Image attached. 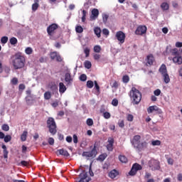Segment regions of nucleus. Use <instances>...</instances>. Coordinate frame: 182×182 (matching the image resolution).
Returning a JSON list of instances; mask_svg holds the SVG:
<instances>
[{
    "instance_id": "f257e3e1",
    "label": "nucleus",
    "mask_w": 182,
    "mask_h": 182,
    "mask_svg": "<svg viewBox=\"0 0 182 182\" xmlns=\"http://www.w3.org/2000/svg\"><path fill=\"white\" fill-rule=\"evenodd\" d=\"M12 63L14 69H22L25 66V57L21 53H16L12 57Z\"/></svg>"
},
{
    "instance_id": "f03ea898",
    "label": "nucleus",
    "mask_w": 182,
    "mask_h": 182,
    "mask_svg": "<svg viewBox=\"0 0 182 182\" xmlns=\"http://www.w3.org/2000/svg\"><path fill=\"white\" fill-rule=\"evenodd\" d=\"M129 96L133 105H139L141 102V92L134 87L130 90Z\"/></svg>"
},
{
    "instance_id": "7ed1b4c3",
    "label": "nucleus",
    "mask_w": 182,
    "mask_h": 182,
    "mask_svg": "<svg viewBox=\"0 0 182 182\" xmlns=\"http://www.w3.org/2000/svg\"><path fill=\"white\" fill-rule=\"evenodd\" d=\"M182 50L181 53L178 52V49L174 48L171 50V55L173 56V62L176 65H182V57H181Z\"/></svg>"
},
{
    "instance_id": "20e7f679",
    "label": "nucleus",
    "mask_w": 182,
    "mask_h": 182,
    "mask_svg": "<svg viewBox=\"0 0 182 182\" xmlns=\"http://www.w3.org/2000/svg\"><path fill=\"white\" fill-rule=\"evenodd\" d=\"M47 127H48L49 132L53 136L56 134L58 130L56 129V122H55V119H53V117H49L48 119Z\"/></svg>"
},
{
    "instance_id": "39448f33",
    "label": "nucleus",
    "mask_w": 182,
    "mask_h": 182,
    "mask_svg": "<svg viewBox=\"0 0 182 182\" xmlns=\"http://www.w3.org/2000/svg\"><path fill=\"white\" fill-rule=\"evenodd\" d=\"M148 166L151 168L152 171H156V170H160V161L156 159H151L148 162Z\"/></svg>"
},
{
    "instance_id": "423d86ee",
    "label": "nucleus",
    "mask_w": 182,
    "mask_h": 182,
    "mask_svg": "<svg viewBox=\"0 0 182 182\" xmlns=\"http://www.w3.org/2000/svg\"><path fill=\"white\" fill-rule=\"evenodd\" d=\"M97 154V150L96 149V146H94L90 151H84L82 154V157H86L87 159H95Z\"/></svg>"
},
{
    "instance_id": "0eeeda50",
    "label": "nucleus",
    "mask_w": 182,
    "mask_h": 182,
    "mask_svg": "<svg viewBox=\"0 0 182 182\" xmlns=\"http://www.w3.org/2000/svg\"><path fill=\"white\" fill-rule=\"evenodd\" d=\"M143 168V167L141 166V165L136 163L134 164H133L129 174V176H136L137 171L141 170Z\"/></svg>"
},
{
    "instance_id": "6e6552de",
    "label": "nucleus",
    "mask_w": 182,
    "mask_h": 182,
    "mask_svg": "<svg viewBox=\"0 0 182 182\" xmlns=\"http://www.w3.org/2000/svg\"><path fill=\"white\" fill-rule=\"evenodd\" d=\"M115 37L117 41L119 42V45H122V43L126 41V33H123V31H119L116 33Z\"/></svg>"
},
{
    "instance_id": "1a4fd4ad",
    "label": "nucleus",
    "mask_w": 182,
    "mask_h": 182,
    "mask_svg": "<svg viewBox=\"0 0 182 182\" xmlns=\"http://www.w3.org/2000/svg\"><path fill=\"white\" fill-rule=\"evenodd\" d=\"M82 173H80L79 178L80 180L77 182H89L92 178L87 176V172L84 170H81Z\"/></svg>"
},
{
    "instance_id": "9d476101",
    "label": "nucleus",
    "mask_w": 182,
    "mask_h": 182,
    "mask_svg": "<svg viewBox=\"0 0 182 182\" xmlns=\"http://www.w3.org/2000/svg\"><path fill=\"white\" fill-rule=\"evenodd\" d=\"M59 28V26L56 23H53L47 28V33L49 36H52L55 33V31Z\"/></svg>"
},
{
    "instance_id": "9b49d317",
    "label": "nucleus",
    "mask_w": 182,
    "mask_h": 182,
    "mask_svg": "<svg viewBox=\"0 0 182 182\" xmlns=\"http://www.w3.org/2000/svg\"><path fill=\"white\" fill-rule=\"evenodd\" d=\"M141 136L140 135H135L133 139L131 140V144L134 146V149L137 147V146L140 144V139Z\"/></svg>"
},
{
    "instance_id": "f8f14e48",
    "label": "nucleus",
    "mask_w": 182,
    "mask_h": 182,
    "mask_svg": "<svg viewBox=\"0 0 182 182\" xmlns=\"http://www.w3.org/2000/svg\"><path fill=\"white\" fill-rule=\"evenodd\" d=\"M149 146V143L146 141H143L139 142V144L136 146L135 148L136 150H138V151H141L143 150H145V149H147V146Z\"/></svg>"
},
{
    "instance_id": "ddd939ff",
    "label": "nucleus",
    "mask_w": 182,
    "mask_h": 182,
    "mask_svg": "<svg viewBox=\"0 0 182 182\" xmlns=\"http://www.w3.org/2000/svg\"><path fill=\"white\" fill-rule=\"evenodd\" d=\"M147 32V27L146 26H139L135 31L136 35H144Z\"/></svg>"
},
{
    "instance_id": "4468645a",
    "label": "nucleus",
    "mask_w": 182,
    "mask_h": 182,
    "mask_svg": "<svg viewBox=\"0 0 182 182\" xmlns=\"http://www.w3.org/2000/svg\"><path fill=\"white\" fill-rule=\"evenodd\" d=\"M147 112L148 113L150 114V113H153V112H156V113H161V109H160V108H159V107L154 105V106H151L147 109Z\"/></svg>"
},
{
    "instance_id": "2eb2a0df",
    "label": "nucleus",
    "mask_w": 182,
    "mask_h": 182,
    "mask_svg": "<svg viewBox=\"0 0 182 182\" xmlns=\"http://www.w3.org/2000/svg\"><path fill=\"white\" fill-rule=\"evenodd\" d=\"M114 144V139L109 138L108 139V144L107 145V150L108 151H113V144Z\"/></svg>"
},
{
    "instance_id": "dca6fc26",
    "label": "nucleus",
    "mask_w": 182,
    "mask_h": 182,
    "mask_svg": "<svg viewBox=\"0 0 182 182\" xmlns=\"http://www.w3.org/2000/svg\"><path fill=\"white\" fill-rule=\"evenodd\" d=\"M65 81L68 85H70L72 82H73V79L72 78V75H70V73H66L65 75Z\"/></svg>"
},
{
    "instance_id": "f3484780",
    "label": "nucleus",
    "mask_w": 182,
    "mask_h": 182,
    "mask_svg": "<svg viewBox=\"0 0 182 182\" xmlns=\"http://www.w3.org/2000/svg\"><path fill=\"white\" fill-rule=\"evenodd\" d=\"M99 16V10L97 9H93L92 11V15L90 16V19L92 21H95Z\"/></svg>"
},
{
    "instance_id": "a211bd4d",
    "label": "nucleus",
    "mask_w": 182,
    "mask_h": 182,
    "mask_svg": "<svg viewBox=\"0 0 182 182\" xmlns=\"http://www.w3.org/2000/svg\"><path fill=\"white\" fill-rule=\"evenodd\" d=\"M159 72L161 73V75L167 74V67L166 66V65L162 64L159 68Z\"/></svg>"
},
{
    "instance_id": "6ab92c4d",
    "label": "nucleus",
    "mask_w": 182,
    "mask_h": 182,
    "mask_svg": "<svg viewBox=\"0 0 182 182\" xmlns=\"http://www.w3.org/2000/svg\"><path fill=\"white\" fill-rule=\"evenodd\" d=\"M153 62H154V57H153V55H148L146 58L147 66H151V65H153Z\"/></svg>"
},
{
    "instance_id": "aec40b11",
    "label": "nucleus",
    "mask_w": 182,
    "mask_h": 182,
    "mask_svg": "<svg viewBox=\"0 0 182 182\" xmlns=\"http://www.w3.org/2000/svg\"><path fill=\"white\" fill-rule=\"evenodd\" d=\"M108 176L110 178H116L117 176H119V171L114 169L109 173Z\"/></svg>"
},
{
    "instance_id": "412c9836",
    "label": "nucleus",
    "mask_w": 182,
    "mask_h": 182,
    "mask_svg": "<svg viewBox=\"0 0 182 182\" xmlns=\"http://www.w3.org/2000/svg\"><path fill=\"white\" fill-rule=\"evenodd\" d=\"M59 92L61 95H63V93H65V92H66V86L65 85V84H63V82L59 83Z\"/></svg>"
},
{
    "instance_id": "4be33fe9",
    "label": "nucleus",
    "mask_w": 182,
    "mask_h": 182,
    "mask_svg": "<svg viewBox=\"0 0 182 182\" xmlns=\"http://www.w3.org/2000/svg\"><path fill=\"white\" fill-rule=\"evenodd\" d=\"M58 153H59L60 156H64L65 157H69V156H70V154H69V152H68V151L63 150V149H58Z\"/></svg>"
},
{
    "instance_id": "5701e85b",
    "label": "nucleus",
    "mask_w": 182,
    "mask_h": 182,
    "mask_svg": "<svg viewBox=\"0 0 182 182\" xmlns=\"http://www.w3.org/2000/svg\"><path fill=\"white\" fill-rule=\"evenodd\" d=\"M94 33L96 35L97 38H100V33H102V30L100 29V27H95L94 28Z\"/></svg>"
},
{
    "instance_id": "b1692460",
    "label": "nucleus",
    "mask_w": 182,
    "mask_h": 182,
    "mask_svg": "<svg viewBox=\"0 0 182 182\" xmlns=\"http://www.w3.org/2000/svg\"><path fill=\"white\" fill-rule=\"evenodd\" d=\"M162 77L164 83H170V76H168V73L162 75Z\"/></svg>"
},
{
    "instance_id": "393cba45",
    "label": "nucleus",
    "mask_w": 182,
    "mask_h": 182,
    "mask_svg": "<svg viewBox=\"0 0 182 182\" xmlns=\"http://www.w3.org/2000/svg\"><path fill=\"white\" fill-rule=\"evenodd\" d=\"M119 160L121 161V163H127V158L124 155H119Z\"/></svg>"
},
{
    "instance_id": "a878e982",
    "label": "nucleus",
    "mask_w": 182,
    "mask_h": 182,
    "mask_svg": "<svg viewBox=\"0 0 182 182\" xmlns=\"http://www.w3.org/2000/svg\"><path fill=\"white\" fill-rule=\"evenodd\" d=\"M26 137H28V132L24 131L23 134L21 136V141H26Z\"/></svg>"
},
{
    "instance_id": "bb28decb",
    "label": "nucleus",
    "mask_w": 182,
    "mask_h": 182,
    "mask_svg": "<svg viewBox=\"0 0 182 182\" xmlns=\"http://www.w3.org/2000/svg\"><path fill=\"white\" fill-rule=\"evenodd\" d=\"M161 8L163 11H168V4H167L166 2H164L161 4Z\"/></svg>"
},
{
    "instance_id": "cd10ccee",
    "label": "nucleus",
    "mask_w": 182,
    "mask_h": 182,
    "mask_svg": "<svg viewBox=\"0 0 182 182\" xmlns=\"http://www.w3.org/2000/svg\"><path fill=\"white\" fill-rule=\"evenodd\" d=\"M25 53L26 55H32L33 53V49L31 47H27L25 49Z\"/></svg>"
},
{
    "instance_id": "c85d7f7f",
    "label": "nucleus",
    "mask_w": 182,
    "mask_h": 182,
    "mask_svg": "<svg viewBox=\"0 0 182 182\" xmlns=\"http://www.w3.org/2000/svg\"><path fill=\"white\" fill-rule=\"evenodd\" d=\"M52 97V94H50V92L48 91L44 93V99L45 100H49Z\"/></svg>"
},
{
    "instance_id": "c756f323",
    "label": "nucleus",
    "mask_w": 182,
    "mask_h": 182,
    "mask_svg": "<svg viewBox=\"0 0 182 182\" xmlns=\"http://www.w3.org/2000/svg\"><path fill=\"white\" fill-rule=\"evenodd\" d=\"M107 157V155L106 154H103L99 156L98 160H100V161H105Z\"/></svg>"
},
{
    "instance_id": "7c9ffc66",
    "label": "nucleus",
    "mask_w": 182,
    "mask_h": 182,
    "mask_svg": "<svg viewBox=\"0 0 182 182\" xmlns=\"http://www.w3.org/2000/svg\"><path fill=\"white\" fill-rule=\"evenodd\" d=\"M50 89L53 92V93L58 92V86L55 84L51 85Z\"/></svg>"
},
{
    "instance_id": "2f4dec72",
    "label": "nucleus",
    "mask_w": 182,
    "mask_h": 182,
    "mask_svg": "<svg viewBox=\"0 0 182 182\" xmlns=\"http://www.w3.org/2000/svg\"><path fill=\"white\" fill-rule=\"evenodd\" d=\"M75 31L77 32V33H82V32H83V28L82 27V26H77L75 27Z\"/></svg>"
},
{
    "instance_id": "473e14b6",
    "label": "nucleus",
    "mask_w": 182,
    "mask_h": 182,
    "mask_svg": "<svg viewBox=\"0 0 182 182\" xmlns=\"http://www.w3.org/2000/svg\"><path fill=\"white\" fill-rule=\"evenodd\" d=\"M84 53L85 54V58H89V55H90V48H85Z\"/></svg>"
},
{
    "instance_id": "72a5a7b5",
    "label": "nucleus",
    "mask_w": 182,
    "mask_h": 182,
    "mask_svg": "<svg viewBox=\"0 0 182 182\" xmlns=\"http://www.w3.org/2000/svg\"><path fill=\"white\" fill-rule=\"evenodd\" d=\"M165 157L167 159L168 164H170V166H173V164H174V160H173V159L168 158L167 155H166Z\"/></svg>"
},
{
    "instance_id": "f704fd0d",
    "label": "nucleus",
    "mask_w": 182,
    "mask_h": 182,
    "mask_svg": "<svg viewBox=\"0 0 182 182\" xmlns=\"http://www.w3.org/2000/svg\"><path fill=\"white\" fill-rule=\"evenodd\" d=\"M9 41H10L11 45H16L18 43V39H16V38L15 37L10 38Z\"/></svg>"
},
{
    "instance_id": "c9c22d12",
    "label": "nucleus",
    "mask_w": 182,
    "mask_h": 182,
    "mask_svg": "<svg viewBox=\"0 0 182 182\" xmlns=\"http://www.w3.org/2000/svg\"><path fill=\"white\" fill-rule=\"evenodd\" d=\"M100 50H102V47H100V46H94V52L96 53H100Z\"/></svg>"
},
{
    "instance_id": "e433bc0d",
    "label": "nucleus",
    "mask_w": 182,
    "mask_h": 182,
    "mask_svg": "<svg viewBox=\"0 0 182 182\" xmlns=\"http://www.w3.org/2000/svg\"><path fill=\"white\" fill-rule=\"evenodd\" d=\"M85 68L86 69H90V68H92V63H90V61L87 60L85 62Z\"/></svg>"
},
{
    "instance_id": "4c0bfd02",
    "label": "nucleus",
    "mask_w": 182,
    "mask_h": 182,
    "mask_svg": "<svg viewBox=\"0 0 182 182\" xmlns=\"http://www.w3.org/2000/svg\"><path fill=\"white\" fill-rule=\"evenodd\" d=\"M130 80V77H129V75H124L122 77V82L124 83H129V81Z\"/></svg>"
},
{
    "instance_id": "58836bf2",
    "label": "nucleus",
    "mask_w": 182,
    "mask_h": 182,
    "mask_svg": "<svg viewBox=\"0 0 182 182\" xmlns=\"http://www.w3.org/2000/svg\"><path fill=\"white\" fill-rule=\"evenodd\" d=\"M11 140H12V136H11V135H6L4 136L5 143H9Z\"/></svg>"
},
{
    "instance_id": "ea45409f",
    "label": "nucleus",
    "mask_w": 182,
    "mask_h": 182,
    "mask_svg": "<svg viewBox=\"0 0 182 182\" xmlns=\"http://www.w3.org/2000/svg\"><path fill=\"white\" fill-rule=\"evenodd\" d=\"M107 19H109V15L106 14H102V21L104 23H106V22H107Z\"/></svg>"
},
{
    "instance_id": "a19ab883",
    "label": "nucleus",
    "mask_w": 182,
    "mask_h": 182,
    "mask_svg": "<svg viewBox=\"0 0 182 182\" xmlns=\"http://www.w3.org/2000/svg\"><path fill=\"white\" fill-rule=\"evenodd\" d=\"M87 80V76H86L85 74H82L80 76V80H81V82H86Z\"/></svg>"
},
{
    "instance_id": "79ce46f5",
    "label": "nucleus",
    "mask_w": 182,
    "mask_h": 182,
    "mask_svg": "<svg viewBox=\"0 0 182 182\" xmlns=\"http://www.w3.org/2000/svg\"><path fill=\"white\" fill-rule=\"evenodd\" d=\"M152 146H160L161 144V141L160 140H155L151 141Z\"/></svg>"
},
{
    "instance_id": "37998d69",
    "label": "nucleus",
    "mask_w": 182,
    "mask_h": 182,
    "mask_svg": "<svg viewBox=\"0 0 182 182\" xmlns=\"http://www.w3.org/2000/svg\"><path fill=\"white\" fill-rule=\"evenodd\" d=\"M94 86V84H93V81L92 80H88L87 82V87L89 88V89H92V87H93Z\"/></svg>"
},
{
    "instance_id": "c03bdc74",
    "label": "nucleus",
    "mask_w": 182,
    "mask_h": 182,
    "mask_svg": "<svg viewBox=\"0 0 182 182\" xmlns=\"http://www.w3.org/2000/svg\"><path fill=\"white\" fill-rule=\"evenodd\" d=\"M1 129L4 132H9V125L4 124L2 125Z\"/></svg>"
},
{
    "instance_id": "a18cd8bd",
    "label": "nucleus",
    "mask_w": 182,
    "mask_h": 182,
    "mask_svg": "<svg viewBox=\"0 0 182 182\" xmlns=\"http://www.w3.org/2000/svg\"><path fill=\"white\" fill-rule=\"evenodd\" d=\"M1 43H3L4 45H5V43H6L8 42V37L7 36H3L1 38Z\"/></svg>"
},
{
    "instance_id": "49530a36",
    "label": "nucleus",
    "mask_w": 182,
    "mask_h": 182,
    "mask_svg": "<svg viewBox=\"0 0 182 182\" xmlns=\"http://www.w3.org/2000/svg\"><path fill=\"white\" fill-rule=\"evenodd\" d=\"M94 85L97 92H98V93H100V87L97 84V81L94 82Z\"/></svg>"
},
{
    "instance_id": "de8ad7c7",
    "label": "nucleus",
    "mask_w": 182,
    "mask_h": 182,
    "mask_svg": "<svg viewBox=\"0 0 182 182\" xmlns=\"http://www.w3.org/2000/svg\"><path fill=\"white\" fill-rule=\"evenodd\" d=\"M50 58L53 60L56 58V56H58V53L57 52H53L50 55Z\"/></svg>"
},
{
    "instance_id": "09e8293b",
    "label": "nucleus",
    "mask_w": 182,
    "mask_h": 182,
    "mask_svg": "<svg viewBox=\"0 0 182 182\" xmlns=\"http://www.w3.org/2000/svg\"><path fill=\"white\" fill-rule=\"evenodd\" d=\"M38 8H39V4H37V3H34L33 5H32V10L33 11H36L38 9Z\"/></svg>"
},
{
    "instance_id": "8fccbe9b",
    "label": "nucleus",
    "mask_w": 182,
    "mask_h": 182,
    "mask_svg": "<svg viewBox=\"0 0 182 182\" xmlns=\"http://www.w3.org/2000/svg\"><path fill=\"white\" fill-rule=\"evenodd\" d=\"M127 119L128 122H133V119H134V117H133V114H129L127 117Z\"/></svg>"
},
{
    "instance_id": "3c124183",
    "label": "nucleus",
    "mask_w": 182,
    "mask_h": 182,
    "mask_svg": "<svg viewBox=\"0 0 182 182\" xmlns=\"http://www.w3.org/2000/svg\"><path fill=\"white\" fill-rule=\"evenodd\" d=\"M87 126H93V119L88 118L87 119Z\"/></svg>"
},
{
    "instance_id": "603ef678",
    "label": "nucleus",
    "mask_w": 182,
    "mask_h": 182,
    "mask_svg": "<svg viewBox=\"0 0 182 182\" xmlns=\"http://www.w3.org/2000/svg\"><path fill=\"white\" fill-rule=\"evenodd\" d=\"M112 106H117L119 105V100H117V99L112 100Z\"/></svg>"
},
{
    "instance_id": "864d4df0",
    "label": "nucleus",
    "mask_w": 182,
    "mask_h": 182,
    "mask_svg": "<svg viewBox=\"0 0 182 182\" xmlns=\"http://www.w3.org/2000/svg\"><path fill=\"white\" fill-rule=\"evenodd\" d=\"M154 95H155V96H159V95H161V90H160V89L154 90Z\"/></svg>"
},
{
    "instance_id": "5fc2aeb1",
    "label": "nucleus",
    "mask_w": 182,
    "mask_h": 182,
    "mask_svg": "<svg viewBox=\"0 0 182 182\" xmlns=\"http://www.w3.org/2000/svg\"><path fill=\"white\" fill-rule=\"evenodd\" d=\"M48 143L50 146H53V144H55V139H53L52 137H50L48 139Z\"/></svg>"
},
{
    "instance_id": "6e6d98bb",
    "label": "nucleus",
    "mask_w": 182,
    "mask_h": 182,
    "mask_svg": "<svg viewBox=\"0 0 182 182\" xmlns=\"http://www.w3.org/2000/svg\"><path fill=\"white\" fill-rule=\"evenodd\" d=\"M103 116L105 117V119H110V113L105 112L103 113Z\"/></svg>"
},
{
    "instance_id": "4d7b16f0",
    "label": "nucleus",
    "mask_w": 182,
    "mask_h": 182,
    "mask_svg": "<svg viewBox=\"0 0 182 182\" xmlns=\"http://www.w3.org/2000/svg\"><path fill=\"white\" fill-rule=\"evenodd\" d=\"M73 143L75 144H77V141H78V140H77V134H74L73 136Z\"/></svg>"
},
{
    "instance_id": "13d9d810",
    "label": "nucleus",
    "mask_w": 182,
    "mask_h": 182,
    "mask_svg": "<svg viewBox=\"0 0 182 182\" xmlns=\"http://www.w3.org/2000/svg\"><path fill=\"white\" fill-rule=\"evenodd\" d=\"M11 83H12L13 85H18V78L16 77H14L11 80Z\"/></svg>"
},
{
    "instance_id": "bf43d9fd",
    "label": "nucleus",
    "mask_w": 182,
    "mask_h": 182,
    "mask_svg": "<svg viewBox=\"0 0 182 182\" xmlns=\"http://www.w3.org/2000/svg\"><path fill=\"white\" fill-rule=\"evenodd\" d=\"M65 140H66L67 143H72V140H73V139L70 136H68L65 138Z\"/></svg>"
},
{
    "instance_id": "052dcab7",
    "label": "nucleus",
    "mask_w": 182,
    "mask_h": 182,
    "mask_svg": "<svg viewBox=\"0 0 182 182\" xmlns=\"http://www.w3.org/2000/svg\"><path fill=\"white\" fill-rule=\"evenodd\" d=\"M102 33L107 36L109 35V30L107 28H104L102 30Z\"/></svg>"
},
{
    "instance_id": "680f3d73",
    "label": "nucleus",
    "mask_w": 182,
    "mask_h": 182,
    "mask_svg": "<svg viewBox=\"0 0 182 182\" xmlns=\"http://www.w3.org/2000/svg\"><path fill=\"white\" fill-rule=\"evenodd\" d=\"M21 166H29V162L26 161H21Z\"/></svg>"
},
{
    "instance_id": "e2e57ef3",
    "label": "nucleus",
    "mask_w": 182,
    "mask_h": 182,
    "mask_svg": "<svg viewBox=\"0 0 182 182\" xmlns=\"http://www.w3.org/2000/svg\"><path fill=\"white\" fill-rule=\"evenodd\" d=\"M93 58H94L95 60H99V59H100V55L94 54Z\"/></svg>"
},
{
    "instance_id": "0e129e2a",
    "label": "nucleus",
    "mask_w": 182,
    "mask_h": 182,
    "mask_svg": "<svg viewBox=\"0 0 182 182\" xmlns=\"http://www.w3.org/2000/svg\"><path fill=\"white\" fill-rule=\"evenodd\" d=\"M118 126H119L120 127H124V121H119Z\"/></svg>"
},
{
    "instance_id": "69168bd1",
    "label": "nucleus",
    "mask_w": 182,
    "mask_h": 182,
    "mask_svg": "<svg viewBox=\"0 0 182 182\" xmlns=\"http://www.w3.org/2000/svg\"><path fill=\"white\" fill-rule=\"evenodd\" d=\"M3 153H4V159H6L7 157H8V150H6V149H4V151H3Z\"/></svg>"
},
{
    "instance_id": "338daca9",
    "label": "nucleus",
    "mask_w": 182,
    "mask_h": 182,
    "mask_svg": "<svg viewBox=\"0 0 182 182\" xmlns=\"http://www.w3.org/2000/svg\"><path fill=\"white\" fill-rule=\"evenodd\" d=\"M176 48H182V43L181 42H176Z\"/></svg>"
},
{
    "instance_id": "774afa93",
    "label": "nucleus",
    "mask_w": 182,
    "mask_h": 182,
    "mask_svg": "<svg viewBox=\"0 0 182 182\" xmlns=\"http://www.w3.org/2000/svg\"><path fill=\"white\" fill-rule=\"evenodd\" d=\"M178 181H182V174L181 173L178 174Z\"/></svg>"
}]
</instances>
